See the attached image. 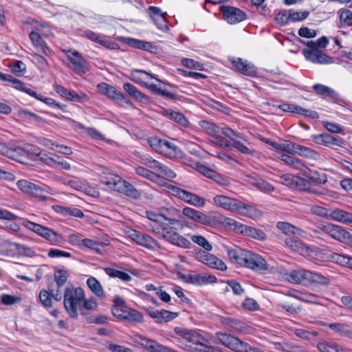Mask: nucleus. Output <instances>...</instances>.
I'll return each mask as SVG.
<instances>
[{"label": "nucleus", "mask_w": 352, "mask_h": 352, "mask_svg": "<svg viewBox=\"0 0 352 352\" xmlns=\"http://www.w3.org/2000/svg\"><path fill=\"white\" fill-rule=\"evenodd\" d=\"M64 307L73 319H78L79 314L87 316L89 311L96 310L98 303L93 298H86L85 291L80 287L67 286L64 292Z\"/></svg>", "instance_id": "obj_1"}, {"label": "nucleus", "mask_w": 352, "mask_h": 352, "mask_svg": "<svg viewBox=\"0 0 352 352\" xmlns=\"http://www.w3.org/2000/svg\"><path fill=\"white\" fill-rule=\"evenodd\" d=\"M100 182L109 188L132 199H138L142 196V193L131 184L113 173L103 172L100 175Z\"/></svg>", "instance_id": "obj_2"}, {"label": "nucleus", "mask_w": 352, "mask_h": 352, "mask_svg": "<svg viewBox=\"0 0 352 352\" xmlns=\"http://www.w3.org/2000/svg\"><path fill=\"white\" fill-rule=\"evenodd\" d=\"M199 126L209 135V140L215 145L223 148H230L229 140L231 141L235 132L228 127L221 128L207 120H200Z\"/></svg>", "instance_id": "obj_3"}, {"label": "nucleus", "mask_w": 352, "mask_h": 352, "mask_svg": "<svg viewBox=\"0 0 352 352\" xmlns=\"http://www.w3.org/2000/svg\"><path fill=\"white\" fill-rule=\"evenodd\" d=\"M316 226V228L312 230L314 233L320 234L321 232H323L333 239L352 247V235L340 226L329 222L319 221Z\"/></svg>", "instance_id": "obj_4"}, {"label": "nucleus", "mask_w": 352, "mask_h": 352, "mask_svg": "<svg viewBox=\"0 0 352 352\" xmlns=\"http://www.w3.org/2000/svg\"><path fill=\"white\" fill-rule=\"evenodd\" d=\"M288 281L293 283H309L328 285L329 280L321 274L305 269L292 270L286 274Z\"/></svg>", "instance_id": "obj_5"}, {"label": "nucleus", "mask_w": 352, "mask_h": 352, "mask_svg": "<svg viewBox=\"0 0 352 352\" xmlns=\"http://www.w3.org/2000/svg\"><path fill=\"white\" fill-rule=\"evenodd\" d=\"M215 337L218 343L235 352H264L257 348L251 346L248 343L238 338L221 331L216 332Z\"/></svg>", "instance_id": "obj_6"}, {"label": "nucleus", "mask_w": 352, "mask_h": 352, "mask_svg": "<svg viewBox=\"0 0 352 352\" xmlns=\"http://www.w3.org/2000/svg\"><path fill=\"white\" fill-rule=\"evenodd\" d=\"M111 312L116 318L130 322H142L143 316L137 310L131 309L126 305L124 300L120 296L113 298V306Z\"/></svg>", "instance_id": "obj_7"}, {"label": "nucleus", "mask_w": 352, "mask_h": 352, "mask_svg": "<svg viewBox=\"0 0 352 352\" xmlns=\"http://www.w3.org/2000/svg\"><path fill=\"white\" fill-rule=\"evenodd\" d=\"M68 276V272L66 270H57L54 272L55 283H50L48 290H45V307L52 305V298L56 301L61 299L60 287L66 283Z\"/></svg>", "instance_id": "obj_8"}, {"label": "nucleus", "mask_w": 352, "mask_h": 352, "mask_svg": "<svg viewBox=\"0 0 352 352\" xmlns=\"http://www.w3.org/2000/svg\"><path fill=\"white\" fill-rule=\"evenodd\" d=\"M146 218L149 222L146 226L147 229L157 234L162 236L164 231L168 229L166 223L164 220L162 208L158 212L153 210H147L145 212Z\"/></svg>", "instance_id": "obj_9"}, {"label": "nucleus", "mask_w": 352, "mask_h": 352, "mask_svg": "<svg viewBox=\"0 0 352 352\" xmlns=\"http://www.w3.org/2000/svg\"><path fill=\"white\" fill-rule=\"evenodd\" d=\"M167 188L172 195L177 197L184 201L194 206L202 208L206 204V201L204 198L173 184H167Z\"/></svg>", "instance_id": "obj_10"}, {"label": "nucleus", "mask_w": 352, "mask_h": 352, "mask_svg": "<svg viewBox=\"0 0 352 352\" xmlns=\"http://www.w3.org/2000/svg\"><path fill=\"white\" fill-rule=\"evenodd\" d=\"M174 331L178 338L183 340L182 347L186 349L193 351V348H199L198 346L203 344L200 342L199 335L195 331L177 327Z\"/></svg>", "instance_id": "obj_11"}, {"label": "nucleus", "mask_w": 352, "mask_h": 352, "mask_svg": "<svg viewBox=\"0 0 352 352\" xmlns=\"http://www.w3.org/2000/svg\"><path fill=\"white\" fill-rule=\"evenodd\" d=\"M63 52L68 58L69 68L78 75H83L87 72L89 69L88 63L78 51L64 50Z\"/></svg>", "instance_id": "obj_12"}, {"label": "nucleus", "mask_w": 352, "mask_h": 352, "mask_svg": "<svg viewBox=\"0 0 352 352\" xmlns=\"http://www.w3.org/2000/svg\"><path fill=\"white\" fill-rule=\"evenodd\" d=\"M195 257L197 261L203 263L210 267L221 271H224L227 269V266L223 261L217 258L216 256L208 253V251L199 250L195 253Z\"/></svg>", "instance_id": "obj_13"}, {"label": "nucleus", "mask_w": 352, "mask_h": 352, "mask_svg": "<svg viewBox=\"0 0 352 352\" xmlns=\"http://www.w3.org/2000/svg\"><path fill=\"white\" fill-rule=\"evenodd\" d=\"M220 10L224 19L230 24H236L245 19V14L237 8L221 6Z\"/></svg>", "instance_id": "obj_14"}, {"label": "nucleus", "mask_w": 352, "mask_h": 352, "mask_svg": "<svg viewBox=\"0 0 352 352\" xmlns=\"http://www.w3.org/2000/svg\"><path fill=\"white\" fill-rule=\"evenodd\" d=\"M16 186L19 190L25 193L29 194L40 200L44 199L43 188L40 185L32 183L25 179H21L17 182Z\"/></svg>", "instance_id": "obj_15"}, {"label": "nucleus", "mask_w": 352, "mask_h": 352, "mask_svg": "<svg viewBox=\"0 0 352 352\" xmlns=\"http://www.w3.org/2000/svg\"><path fill=\"white\" fill-rule=\"evenodd\" d=\"M233 147L238 151L245 155H253L255 150L250 142L243 134L236 133L231 140Z\"/></svg>", "instance_id": "obj_16"}, {"label": "nucleus", "mask_w": 352, "mask_h": 352, "mask_svg": "<svg viewBox=\"0 0 352 352\" xmlns=\"http://www.w3.org/2000/svg\"><path fill=\"white\" fill-rule=\"evenodd\" d=\"M218 320L222 327L230 332L239 333L245 330L243 322L235 318L219 316Z\"/></svg>", "instance_id": "obj_17"}, {"label": "nucleus", "mask_w": 352, "mask_h": 352, "mask_svg": "<svg viewBox=\"0 0 352 352\" xmlns=\"http://www.w3.org/2000/svg\"><path fill=\"white\" fill-rule=\"evenodd\" d=\"M302 54L307 60L318 64H331L333 58L320 50H302Z\"/></svg>", "instance_id": "obj_18"}, {"label": "nucleus", "mask_w": 352, "mask_h": 352, "mask_svg": "<svg viewBox=\"0 0 352 352\" xmlns=\"http://www.w3.org/2000/svg\"><path fill=\"white\" fill-rule=\"evenodd\" d=\"M146 311L148 316L152 318L156 323L169 322L177 317L176 312L168 311L164 309H155L153 307H148Z\"/></svg>", "instance_id": "obj_19"}, {"label": "nucleus", "mask_w": 352, "mask_h": 352, "mask_svg": "<svg viewBox=\"0 0 352 352\" xmlns=\"http://www.w3.org/2000/svg\"><path fill=\"white\" fill-rule=\"evenodd\" d=\"M172 229L168 228L164 231L162 237L175 245L182 248H189L191 244L190 241Z\"/></svg>", "instance_id": "obj_20"}, {"label": "nucleus", "mask_w": 352, "mask_h": 352, "mask_svg": "<svg viewBox=\"0 0 352 352\" xmlns=\"http://www.w3.org/2000/svg\"><path fill=\"white\" fill-rule=\"evenodd\" d=\"M137 342L150 352H177L173 349L164 346L156 341L144 336H139Z\"/></svg>", "instance_id": "obj_21"}, {"label": "nucleus", "mask_w": 352, "mask_h": 352, "mask_svg": "<svg viewBox=\"0 0 352 352\" xmlns=\"http://www.w3.org/2000/svg\"><path fill=\"white\" fill-rule=\"evenodd\" d=\"M215 206L224 210L236 212L240 201L225 195H216L213 199Z\"/></svg>", "instance_id": "obj_22"}, {"label": "nucleus", "mask_w": 352, "mask_h": 352, "mask_svg": "<svg viewBox=\"0 0 352 352\" xmlns=\"http://www.w3.org/2000/svg\"><path fill=\"white\" fill-rule=\"evenodd\" d=\"M245 267L255 271H265L268 269V264L261 256L250 251Z\"/></svg>", "instance_id": "obj_23"}, {"label": "nucleus", "mask_w": 352, "mask_h": 352, "mask_svg": "<svg viewBox=\"0 0 352 352\" xmlns=\"http://www.w3.org/2000/svg\"><path fill=\"white\" fill-rule=\"evenodd\" d=\"M230 60L234 67L242 74L250 77L256 76L257 69L252 63L243 60L241 58H234Z\"/></svg>", "instance_id": "obj_24"}, {"label": "nucleus", "mask_w": 352, "mask_h": 352, "mask_svg": "<svg viewBox=\"0 0 352 352\" xmlns=\"http://www.w3.org/2000/svg\"><path fill=\"white\" fill-rule=\"evenodd\" d=\"M164 220L166 226H169L170 228H176V226L180 224L178 219L182 217V212L179 210L174 208H162Z\"/></svg>", "instance_id": "obj_25"}, {"label": "nucleus", "mask_w": 352, "mask_h": 352, "mask_svg": "<svg viewBox=\"0 0 352 352\" xmlns=\"http://www.w3.org/2000/svg\"><path fill=\"white\" fill-rule=\"evenodd\" d=\"M313 140L316 144L327 146H342L344 144V140L342 138L328 133L314 135Z\"/></svg>", "instance_id": "obj_26"}, {"label": "nucleus", "mask_w": 352, "mask_h": 352, "mask_svg": "<svg viewBox=\"0 0 352 352\" xmlns=\"http://www.w3.org/2000/svg\"><path fill=\"white\" fill-rule=\"evenodd\" d=\"M148 10L151 12V17L157 27L164 32L168 30L166 13H162L161 9L155 6H150Z\"/></svg>", "instance_id": "obj_27"}, {"label": "nucleus", "mask_w": 352, "mask_h": 352, "mask_svg": "<svg viewBox=\"0 0 352 352\" xmlns=\"http://www.w3.org/2000/svg\"><path fill=\"white\" fill-rule=\"evenodd\" d=\"M183 279L188 283L202 285L210 283H214L217 278L214 276H206L197 273H190L184 275Z\"/></svg>", "instance_id": "obj_28"}, {"label": "nucleus", "mask_w": 352, "mask_h": 352, "mask_svg": "<svg viewBox=\"0 0 352 352\" xmlns=\"http://www.w3.org/2000/svg\"><path fill=\"white\" fill-rule=\"evenodd\" d=\"M130 237L138 244L145 247L147 249L153 250L157 241L147 234L140 233L136 230H132Z\"/></svg>", "instance_id": "obj_29"}, {"label": "nucleus", "mask_w": 352, "mask_h": 352, "mask_svg": "<svg viewBox=\"0 0 352 352\" xmlns=\"http://www.w3.org/2000/svg\"><path fill=\"white\" fill-rule=\"evenodd\" d=\"M21 146L14 144L0 142V153L9 158L20 161Z\"/></svg>", "instance_id": "obj_30"}, {"label": "nucleus", "mask_w": 352, "mask_h": 352, "mask_svg": "<svg viewBox=\"0 0 352 352\" xmlns=\"http://www.w3.org/2000/svg\"><path fill=\"white\" fill-rule=\"evenodd\" d=\"M249 252V250L235 248L228 250V256L233 263L245 267Z\"/></svg>", "instance_id": "obj_31"}, {"label": "nucleus", "mask_w": 352, "mask_h": 352, "mask_svg": "<svg viewBox=\"0 0 352 352\" xmlns=\"http://www.w3.org/2000/svg\"><path fill=\"white\" fill-rule=\"evenodd\" d=\"M285 243L291 250L298 252L303 256H310L312 250L301 241H298L294 238H287L285 240Z\"/></svg>", "instance_id": "obj_32"}, {"label": "nucleus", "mask_w": 352, "mask_h": 352, "mask_svg": "<svg viewBox=\"0 0 352 352\" xmlns=\"http://www.w3.org/2000/svg\"><path fill=\"white\" fill-rule=\"evenodd\" d=\"M131 76L133 81L144 86L148 83L149 79H155L159 82L162 83L161 80L156 78L153 74L144 70L133 69L131 72Z\"/></svg>", "instance_id": "obj_33"}, {"label": "nucleus", "mask_w": 352, "mask_h": 352, "mask_svg": "<svg viewBox=\"0 0 352 352\" xmlns=\"http://www.w3.org/2000/svg\"><path fill=\"white\" fill-rule=\"evenodd\" d=\"M21 151L20 152V161L23 157H28L32 160H36L39 158L43 160L42 157V150L37 146L32 144H25L23 146H21Z\"/></svg>", "instance_id": "obj_34"}, {"label": "nucleus", "mask_w": 352, "mask_h": 352, "mask_svg": "<svg viewBox=\"0 0 352 352\" xmlns=\"http://www.w3.org/2000/svg\"><path fill=\"white\" fill-rule=\"evenodd\" d=\"M329 219L352 226V213L344 210L339 208L331 210Z\"/></svg>", "instance_id": "obj_35"}, {"label": "nucleus", "mask_w": 352, "mask_h": 352, "mask_svg": "<svg viewBox=\"0 0 352 352\" xmlns=\"http://www.w3.org/2000/svg\"><path fill=\"white\" fill-rule=\"evenodd\" d=\"M236 212L242 216L248 217L254 219H258L262 216V212L261 210L241 201Z\"/></svg>", "instance_id": "obj_36"}, {"label": "nucleus", "mask_w": 352, "mask_h": 352, "mask_svg": "<svg viewBox=\"0 0 352 352\" xmlns=\"http://www.w3.org/2000/svg\"><path fill=\"white\" fill-rule=\"evenodd\" d=\"M245 181L249 184L256 186L261 190L265 192H272L274 190L272 185L255 175H247Z\"/></svg>", "instance_id": "obj_37"}, {"label": "nucleus", "mask_w": 352, "mask_h": 352, "mask_svg": "<svg viewBox=\"0 0 352 352\" xmlns=\"http://www.w3.org/2000/svg\"><path fill=\"white\" fill-rule=\"evenodd\" d=\"M276 156L293 168L300 170H304L307 168L304 162L299 158L291 156L286 153H279L277 154Z\"/></svg>", "instance_id": "obj_38"}, {"label": "nucleus", "mask_w": 352, "mask_h": 352, "mask_svg": "<svg viewBox=\"0 0 352 352\" xmlns=\"http://www.w3.org/2000/svg\"><path fill=\"white\" fill-rule=\"evenodd\" d=\"M83 35L87 38L93 41L96 43L100 44L107 48H114L115 43L110 42L107 40V37L104 35L98 34L91 30H86L84 32Z\"/></svg>", "instance_id": "obj_39"}, {"label": "nucleus", "mask_w": 352, "mask_h": 352, "mask_svg": "<svg viewBox=\"0 0 352 352\" xmlns=\"http://www.w3.org/2000/svg\"><path fill=\"white\" fill-rule=\"evenodd\" d=\"M239 233L258 240H265L266 234L261 230L243 224Z\"/></svg>", "instance_id": "obj_40"}, {"label": "nucleus", "mask_w": 352, "mask_h": 352, "mask_svg": "<svg viewBox=\"0 0 352 352\" xmlns=\"http://www.w3.org/2000/svg\"><path fill=\"white\" fill-rule=\"evenodd\" d=\"M123 88L131 96L136 100L146 104L148 102V98L143 95L135 87L129 82H126L123 85Z\"/></svg>", "instance_id": "obj_41"}, {"label": "nucleus", "mask_w": 352, "mask_h": 352, "mask_svg": "<svg viewBox=\"0 0 352 352\" xmlns=\"http://www.w3.org/2000/svg\"><path fill=\"white\" fill-rule=\"evenodd\" d=\"M125 43L134 48L152 52L155 47L151 42L144 41L139 39L126 38Z\"/></svg>", "instance_id": "obj_42"}, {"label": "nucleus", "mask_w": 352, "mask_h": 352, "mask_svg": "<svg viewBox=\"0 0 352 352\" xmlns=\"http://www.w3.org/2000/svg\"><path fill=\"white\" fill-rule=\"evenodd\" d=\"M289 296H293L300 301L313 303L317 305H323V298L311 293H298V294H289Z\"/></svg>", "instance_id": "obj_43"}, {"label": "nucleus", "mask_w": 352, "mask_h": 352, "mask_svg": "<svg viewBox=\"0 0 352 352\" xmlns=\"http://www.w3.org/2000/svg\"><path fill=\"white\" fill-rule=\"evenodd\" d=\"M162 155H164L169 158L173 159L182 157L183 153L182 150L175 144L166 140L164 151H162Z\"/></svg>", "instance_id": "obj_44"}, {"label": "nucleus", "mask_w": 352, "mask_h": 352, "mask_svg": "<svg viewBox=\"0 0 352 352\" xmlns=\"http://www.w3.org/2000/svg\"><path fill=\"white\" fill-rule=\"evenodd\" d=\"M163 114L183 126L188 127L190 125L188 120L179 112L174 111L170 109H165L163 111Z\"/></svg>", "instance_id": "obj_45"}, {"label": "nucleus", "mask_w": 352, "mask_h": 352, "mask_svg": "<svg viewBox=\"0 0 352 352\" xmlns=\"http://www.w3.org/2000/svg\"><path fill=\"white\" fill-rule=\"evenodd\" d=\"M45 240L48 241L51 245H58L64 243L65 240L61 234L52 229L45 227Z\"/></svg>", "instance_id": "obj_46"}, {"label": "nucleus", "mask_w": 352, "mask_h": 352, "mask_svg": "<svg viewBox=\"0 0 352 352\" xmlns=\"http://www.w3.org/2000/svg\"><path fill=\"white\" fill-rule=\"evenodd\" d=\"M296 154H298L300 156L314 160H318L320 158L319 153L316 151L311 149L310 148L305 147L299 144L296 145Z\"/></svg>", "instance_id": "obj_47"}, {"label": "nucleus", "mask_w": 352, "mask_h": 352, "mask_svg": "<svg viewBox=\"0 0 352 352\" xmlns=\"http://www.w3.org/2000/svg\"><path fill=\"white\" fill-rule=\"evenodd\" d=\"M87 284L91 292L98 297L103 298L104 296V293L102 289L101 284L99 281L94 277H89L87 280Z\"/></svg>", "instance_id": "obj_48"}, {"label": "nucleus", "mask_w": 352, "mask_h": 352, "mask_svg": "<svg viewBox=\"0 0 352 352\" xmlns=\"http://www.w3.org/2000/svg\"><path fill=\"white\" fill-rule=\"evenodd\" d=\"M277 228L287 234L292 233L302 236L305 233L302 230L286 222H278Z\"/></svg>", "instance_id": "obj_49"}, {"label": "nucleus", "mask_w": 352, "mask_h": 352, "mask_svg": "<svg viewBox=\"0 0 352 352\" xmlns=\"http://www.w3.org/2000/svg\"><path fill=\"white\" fill-rule=\"evenodd\" d=\"M135 172L138 175L145 177L153 182H157L160 178V175L159 174L155 173L143 166L137 167L135 168Z\"/></svg>", "instance_id": "obj_50"}, {"label": "nucleus", "mask_w": 352, "mask_h": 352, "mask_svg": "<svg viewBox=\"0 0 352 352\" xmlns=\"http://www.w3.org/2000/svg\"><path fill=\"white\" fill-rule=\"evenodd\" d=\"M104 272L111 278H118L124 281H129L131 280V276L129 274L111 267H106Z\"/></svg>", "instance_id": "obj_51"}, {"label": "nucleus", "mask_w": 352, "mask_h": 352, "mask_svg": "<svg viewBox=\"0 0 352 352\" xmlns=\"http://www.w3.org/2000/svg\"><path fill=\"white\" fill-rule=\"evenodd\" d=\"M331 258L333 262L338 265L352 269V258L351 257L333 253L331 255Z\"/></svg>", "instance_id": "obj_52"}, {"label": "nucleus", "mask_w": 352, "mask_h": 352, "mask_svg": "<svg viewBox=\"0 0 352 352\" xmlns=\"http://www.w3.org/2000/svg\"><path fill=\"white\" fill-rule=\"evenodd\" d=\"M107 96L122 104L124 102L128 103V100L125 96L113 86H111L109 88V90H107Z\"/></svg>", "instance_id": "obj_53"}, {"label": "nucleus", "mask_w": 352, "mask_h": 352, "mask_svg": "<svg viewBox=\"0 0 352 352\" xmlns=\"http://www.w3.org/2000/svg\"><path fill=\"white\" fill-rule=\"evenodd\" d=\"M195 221L207 226H214L216 225L217 221L215 217L207 215L199 211Z\"/></svg>", "instance_id": "obj_54"}, {"label": "nucleus", "mask_w": 352, "mask_h": 352, "mask_svg": "<svg viewBox=\"0 0 352 352\" xmlns=\"http://www.w3.org/2000/svg\"><path fill=\"white\" fill-rule=\"evenodd\" d=\"M340 23L342 27L352 25V12L348 9H340Z\"/></svg>", "instance_id": "obj_55"}, {"label": "nucleus", "mask_w": 352, "mask_h": 352, "mask_svg": "<svg viewBox=\"0 0 352 352\" xmlns=\"http://www.w3.org/2000/svg\"><path fill=\"white\" fill-rule=\"evenodd\" d=\"M30 38L36 50L44 52L43 40L38 32L32 31L30 34Z\"/></svg>", "instance_id": "obj_56"}, {"label": "nucleus", "mask_w": 352, "mask_h": 352, "mask_svg": "<svg viewBox=\"0 0 352 352\" xmlns=\"http://www.w3.org/2000/svg\"><path fill=\"white\" fill-rule=\"evenodd\" d=\"M148 142L150 146L156 152L162 154L166 140H162L157 137L151 138L148 139Z\"/></svg>", "instance_id": "obj_57"}, {"label": "nucleus", "mask_w": 352, "mask_h": 352, "mask_svg": "<svg viewBox=\"0 0 352 352\" xmlns=\"http://www.w3.org/2000/svg\"><path fill=\"white\" fill-rule=\"evenodd\" d=\"M191 240L195 243L197 244L200 247L203 248L204 251H211L212 250V245L208 242V241L201 235H192L191 236Z\"/></svg>", "instance_id": "obj_58"}, {"label": "nucleus", "mask_w": 352, "mask_h": 352, "mask_svg": "<svg viewBox=\"0 0 352 352\" xmlns=\"http://www.w3.org/2000/svg\"><path fill=\"white\" fill-rule=\"evenodd\" d=\"M329 328L341 336H348L351 333L349 326L343 323H331Z\"/></svg>", "instance_id": "obj_59"}, {"label": "nucleus", "mask_w": 352, "mask_h": 352, "mask_svg": "<svg viewBox=\"0 0 352 352\" xmlns=\"http://www.w3.org/2000/svg\"><path fill=\"white\" fill-rule=\"evenodd\" d=\"M141 162L144 165L157 172L159 171L160 168H162V164L150 156H143L141 159Z\"/></svg>", "instance_id": "obj_60"}, {"label": "nucleus", "mask_w": 352, "mask_h": 352, "mask_svg": "<svg viewBox=\"0 0 352 352\" xmlns=\"http://www.w3.org/2000/svg\"><path fill=\"white\" fill-rule=\"evenodd\" d=\"M65 98L73 102H82L87 101L88 100V96L82 92L77 93L74 91L68 90Z\"/></svg>", "instance_id": "obj_61"}, {"label": "nucleus", "mask_w": 352, "mask_h": 352, "mask_svg": "<svg viewBox=\"0 0 352 352\" xmlns=\"http://www.w3.org/2000/svg\"><path fill=\"white\" fill-rule=\"evenodd\" d=\"M294 333L296 336L306 340H310L312 337L318 335L317 331H308L302 329H294Z\"/></svg>", "instance_id": "obj_62"}, {"label": "nucleus", "mask_w": 352, "mask_h": 352, "mask_svg": "<svg viewBox=\"0 0 352 352\" xmlns=\"http://www.w3.org/2000/svg\"><path fill=\"white\" fill-rule=\"evenodd\" d=\"M227 285L228 286L226 289L227 292L231 289L234 295L238 296L242 295L244 293V289L242 288L241 285L234 280H228Z\"/></svg>", "instance_id": "obj_63"}, {"label": "nucleus", "mask_w": 352, "mask_h": 352, "mask_svg": "<svg viewBox=\"0 0 352 352\" xmlns=\"http://www.w3.org/2000/svg\"><path fill=\"white\" fill-rule=\"evenodd\" d=\"M296 144L285 141L278 143V150L287 152V153L296 154Z\"/></svg>", "instance_id": "obj_64"}]
</instances>
